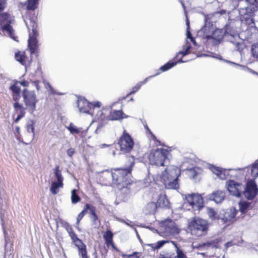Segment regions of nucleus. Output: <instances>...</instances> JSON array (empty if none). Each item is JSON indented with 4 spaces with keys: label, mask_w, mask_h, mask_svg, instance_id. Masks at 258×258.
I'll return each instance as SVG.
<instances>
[{
    "label": "nucleus",
    "mask_w": 258,
    "mask_h": 258,
    "mask_svg": "<svg viewBox=\"0 0 258 258\" xmlns=\"http://www.w3.org/2000/svg\"><path fill=\"white\" fill-rule=\"evenodd\" d=\"M135 164V158L133 156H128L126 158L125 167L115 169L112 173L113 182L118 188L130 189L131 185L134 182L131 179L132 171Z\"/></svg>",
    "instance_id": "nucleus-1"
},
{
    "label": "nucleus",
    "mask_w": 258,
    "mask_h": 258,
    "mask_svg": "<svg viewBox=\"0 0 258 258\" xmlns=\"http://www.w3.org/2000/svg\"><path fill=\"white\" fill-rule=\"evenodd\" d=\"M24 20L28 29L32 30V32L29 33L28 41L30 53L38 55L39 44L37 37L39 34L37 29V14H36L35 11H27L24 17Z\"/></svg>",
    "instance_id": "nucleus-2"
},
{
    "label": "nucleus",
    "mask_w": 258,
    "mask_h": 258,
    "mask_svg": "<svg viewBox=\"0 0 258 258\" xmlns=\"http://www.w3.org/2000/svg\"><path fill=\"white\" fill-rule=\"evenodd\" d=\"M180 175V169L177 166H168L162 172L161 176L166 188L176 189L179 187L178 177Z\"/></svg>",
    "instance_id": "nucleus-3"
},
{
    "label": "nucleus",
    "mask_w": 258,
    "mask_h": 258,
    "mask_svg": "<svg viewBox=\"0 0 258 258\" xmlns=\"http://www.w3.org/2000/svg\"><path fill=\"white\" fill-rule=\"evenodd\" d=\"M187 227L192 235L199 237L207 234L209 230V224L204 219L194 217L189 222Z\"/></svg>",
    "instance_id": "nucleus-4"
},
{
    "label": "nucleus",
    "mask_w": 258,
    "mask_h": 258,
    "mask_svg": "<svg viewBox=\"0 0 258 258\" xmlns=\"http://www.w3.org/2000/svg\"><path fill=\"white\" fill-rule=\"evenodd\" d=\"M169 154V151L164 148L152 150L149 156V162L152 165L164 166Z\"/></svg>",
    "instance_id": "nucleus-5"
},
{
    "label": "nucleus",
    "mask_w": 258,
    "mask_h": 258,
    "mask_svg": "<svg viewBox=\"0 0 258 258\" xmlns=\"http://www.w3.org/2000/svg\"><path fill=\"white\" fill-rule=\"evenodd\" d=\"M14 22V18L7 12H0V29L6 32L10 37L16 40L14 36V30L11 25Z\"/></svg>",
    "instance_id": "nucleus-6"
},
{
    "label": "nucleus",
    "mask_w": 258,
    "mask_h": 258,
    "mask_svg": "<svg viewBox=\"0 0 258 258\" xmlns=\"http://www.w3.org/2000/svg\"><path fill=\"white\" fill-rule=\"evenodd\" d=\"M191 46L189 44H186L185 46V48L183 47L184 50L178 52L172 60L169 61L161 67L158 70V72L154 76L159 75L161 72H165L175 66L177 63L184 62V61L182 60V58L184 56L189 53V50Z\"/></svg>",
    "instance_id": "nucleus-7"
},
{
    "label": "nucleus",
    "mask_w": 258,
    "mask_h": 258,
    "mask_svg": "<svg viewBox=\"0 0 258 258\" xmlns=\"http://www.w3.org/2000/svg\"><path fill=\"white\" fill-rule=\"evenodd\" d=\"M22 94L26 108L30 113H33L36 110V104L38 101L35 92L24 89Z\"/></svg>",
    "instance_id": "nucleus-8"
},
{
    "label": "nucleus",
    "mask_w": 258,
    "mask_h": 258,
    "mask_svg": "<svg viewBox=\"0 0 258 258\" xmlns=\"http://www.w3.org/2000/svg\"><path fill=\"white\" fill-rule=\"evenodd\" d=\"M13 101L14 114H17L16 118L14 119L15 123H18L19 120L24 117L26 114V107H24L22 103L19 102L21 95H19L18 90L14 91V95H12Z\"/></svg>",
    "instance_id": "nucleus-9"
},
{
    "label": "nucleus",
    "mask_w": 258,
    "mask_h": 258,
    "mask_svg": "<svg viewBox=\"0 0 258 258\" xmlns=\"http://www.w3.org/2000/svg\"><path fill=\"white\" fill-rule=\"evenodd\" d=\"M120 151L123 154L130 153L133 149L135 142L131 136L124 130L118 140Z\"/></svg>",
    "instance_id": "nucleus-10"
},
{
    "label": "nucleus",
    "mask_w": 258,
    "mask_h": 258,
    "mask_svg": "<svg viewBox=\"0 0 258 258\" xmlns=\"http://www.w3.org/2000/svg\"><path fill=\"white\" fill-rule=\"evenodd\" d=\"M258 193V188L255 181L249 179L243 187V196L247 200H253Z\"/></svg>",
    "instance_id": "nucleus-11"
},
{
    "label": "nucleus",
    "mask_w": 258,
    "mask_h": 258,
    "mask_svg": "<svg viewBox=\"0 0 258 258\" xmlns=\"http://www.w3.org/2000/svg\"><path fill=\"white\" fill-rule=\"evenodd\" d=\"M185 199L192 209L195 210H200L204 207L203 199L198 194H191L186 195Z\"/></svg>",
    "instance_id": "nucleus-12"
},
{
    "label": "nucleus",
    "mask_w": 258,
    "mask_h": 258,
    "mask_svg": "<svg viewBox=\"0 0 258 258\" xmlns=\"http://www.w3.org/2000/svg\"><path fill=\"white\" fill-rule=\"evenodd\" d=\"M244 185L241 183L230 180L228 182L227 189L231 195L239 198L243 195Z\"/></svg>",
    "instance_id": "nucleus-13"
},
{
    "label": "nucleus",
    "mask_w": 258,
    "mask_h": 258,
    "mask_svg": "<svg viewBox=\"0 0 258 258\" xmlns=\"http://www.w3.org/2000/svg\"><path fill=\"white\" fill-rule=\"evenodd\" d=\"M114 234L110 229H107L103 232V238L107 248H111L117 252H120V250L116 247L113 241Z\"/></svg>",
    "instance_id": "nucleus-14"
},
{
    "label": "nucleus",
    "mask_w": 258,
    "mask_h": 258,
    "mask_svg": "<svg viewBox=\"0 0 258 258\" xmlns=\"http://www.w3.org/2000/svg\"><path fill=\"white\" fill-rule=\"evenodd\" d=\"M210 29L209 27L207 26L203 27L201 30V33H202L203 37L207 39H213L217 41L220 42L223 38V32L219 29H216L212 33V35H207V32Z\"/></svg>",
    "instance_id": "nucleus-15"
},
{
    "label": "nucleus",
    "mask_w": 258,
    "mask_h": 258,
    "mask_svg": "<svg viewBox=\"0 0 258 258\" xmlns=\"http://www.w3.org/2000/svg\"><path fill=\"white\" fill-rule=\"evenodd\" d=\"M238 211L235 208L227 209L223 214L222 220L224 223L230 224L236 220V216Z\"/></svg>",
    "instance_id": "nucleus-16"
},
{
    "label": "nucleus",
    "mask_w": 258,
    "mask_h": 258,
    "mask_svg": "<svg viewBox=\"0 0 258 258\" xmlns=\"http://www.w3.org/2000/svg\"><path fill=\"white\" fill-rule=\"evenodd\" d=\"M241 170L245 178H249V175L254 178H256L258 176V159L251 165L250 168L245 167Z\"/></svg>",
    "instance_id": "nucleus-17"
},
{
    "label": "nucleus",
    "mask_w": 258,
    "mask_h": 258,
    "mask_svg": "<svg viewBox=\"0 0 258 258\" xmlns=\"http://www.w3.org/2000/svg\"><path fill=\"white\" fill-rule=\"evenodd\" d=\"M15 58L16 60L19 62L21 64L25 66L28 64H30L32 61V59H29L24 51H18L15 52Z\"/></svg>",
    "instance_id": "nucleus-18"
},
{
    "label": "nucleus",
    "mask_w": 258,
    "mask_h": 258,
    "mask_svg": "<svg viewBox=\"0 0 258 258\" xmlns=\"http://www.w3.org/2000/svg\"><path fill=\"white\" fill-rule=\"evenodd\" d=\"M202 171L203 170L201 168L194 167L188 169L187 174L189 178L197 181L201 178Z\"/></svg>",
    "instance_id": "nucleus-19"
},
{
    "label": "nucleus",
    "mask_w": 258,
    "mask_h": 258,
    "mask_svg": "<svg viewBox=\"0 0 258 258\" xmlns=\"http://www.w3.org/2000/svg\"><path fill=\"white\" fill-rule=\"evenodd\" d=\"M158 208L169 209L170 203L165 194H160L156 202Z\"/></svg>",
    "instance_id": "nucleus-20"
},
{
    "label": "nucleus",
    "mask_w": 258,
    "mask_h": 258,
    "mask_svg": "<svg viewBox=\"0 0 258 258\" xmlns=\"http://www.w3.org/2000/svg\"><path fill=\"white\" fill-rule=\"evenodd\" d=\"M91 103L86 99H81L78 101V107L81 112L89 113L92 110Z\"/></svg>",
    "instance_id": "nucleus-21"
},
{
    "label": "nucleus",
    "mask_w": 258,
    "mask_h": 258,
    "mask_svg": "<svg viewBox=\"0 0 258 258\" xmlns=\"http://www.w3.org/2000/svg\"><path fill=\"white\" fill-rule=\"evenodd\" d=\"M126 117L122 110H113L110 112L108 116V118L111 120H121L124 118Z\"/></svg>",
    "instance_id": "nucleus-22"
},
{
    "label": "nucleus",
    "mask_w": 258,
    "mask_h": 258,
    "mask_svg": "<svg viewBox=\"0 0 258 258\" xmlns=\"http://www.w3.org/2000/svg\"><path fill=\"white\" fill-rule=\"evenodd\" d=\"M19 84L24 87H28L29 85V82L26 80L21 81H15L14 84L10 87V90L12 92V95H14V91L15 90H18L19 95H21V88L19 85Z\"/></svg>",
    "instance_id": "nucleus-23"
},
{
    "label": "nucleus",
    "mask_w": 258,
    "mask_h": 258,
    "mask_svg": "<svg viewBox=\"0 0 258 258\" xmlns=\"http://www.w3.org/2000/svg\"><path fill=\"white\" fill-rule=\"evenodd\" d=\"M225 196L224 192L221 190H217L210 195L209 198L210 200L215 201L216 203H220L224 199Z\"/></svg>",
    "instance_id": "nucleus-24"
},
{
    "label": "nucleus",
    "mask_w": 258,
    "mask_h": 258,
    "mask_svg": "<svg viewBox=\"0 0 258 258\" xmlns=\"http://www.w3.org/2000/svg\"><path fill=\"white\" fill-rule=\"evenodd\" d=\"M158 208L156 203L151 202L148 203L144 208V211L146 214H154Z\"/></svg>",
    "instance_id": "nucleus-25"
},
{
    "label": "nucleus",
    "mask_w": 258,
    "mask_h": 258,
    "mask_svg": "<svg viewBox=\"0 0 258 258\" xmlns=\"http://www.w3.org/2000/svg\"><path fill=\"white\" fill-rule=\"evenodd\" d=\"M39 0H27L25 5L27 11H35L37 9Z\"/></svg>",
    "instance_id": "nucleus-26"
},
{
    "label": "nucleus",
    "mask_w": 258,
    "mask_h": 258,
    "mask_svg": "<svg viewBox=\"0 0 258 258\" xmlns=\"http://www.w3.org/2000/svg\"><path fill=\"white\" fill-rule=\"evenodd\" d=\"M88 210H89V213L90 214V217L94 223H96L97 221H98L99 222H100V220L99 219V218L96 213V208L94 206L89 204Z\"/></svg>",
    "instance_id": "nucleus-27"
},
{
    "label": "nucleus",
    "mask_w": 258,
    "mask_h": 258,
    "mask_svg": "<svg viewBox=\"0 0 258 258\" xmlns=\"http://www.w3.org/2000/svg\"><path fill=\"white\" fill-rule=\"evenodd\" d=\"M69 236L71 237L72 241L74 242L75 245L78 248L79 246L84 244L82 240L78 238L76 233L74 231L69 233Z\"/></svg>",
    "instance_id": "nucleus-28"
},
{
    "label": "nucleus",
    "mask_w": 258,
    "mask_h": 258,
    "mask_svg": "<svg viewBox=\"0 0 258 258\" xmlns=\"http://www.w3.org/2000/svg\"><path fill=\"white\" fill-rule=\"evenodd\" d=\"M63 186V183L53 181L51 185L50 190L52 194L53 195H56L58 192V188H62Z\"/></svg>",
    "instance_id": "nucleus-29"
},
{
    "label": "nucleus",
    "mask_w": 258,
    "mask_h": 258,
    "mask_svg": "<svg viewBox=\"0 0 258 258\" xmlns=\"http://www.w3.org/2000/svg\"><path fill=\"white\" fill-rule=\"evenodd\" d=\"M147 79H146L145 80H144L143 82H140V83H138L135 86H134L132 88V90L130 93H128L125 96L122 97L121 99H119V100L122 101L123 100L126 99L130 95L133 94L135 93L136 92H137L140 89L141 86L143 84H145V83L146 82Z\"/></svg>",
    "instance_id": "nucleus-30"
},
{
    "label": "nucleus",
    "mask_w": 258,
    "mask_h": 258,
    "mask_svg": "<svg viewBox=\"0 0 258 258\" xmlns=\"http://www.w3.org/2000/svg\"><path fill=\"white\" fill-rule=\"evenodd\" d=\"M78 254L82 258H90L88 255L86 245L85 244L78 247Z\"/></svg>",
    "instance_id": "nucleus-31"
},
{
    "label": "nucleus",
    "mask_w": 258,
    "mask_h": 258,
    "mask_svg": "<svg viewBox=\"0 0 258 258\" xmlns=\"http://www.w3.org/2000/svg\"><path fill=\"white\" fill-rule=\"evenodd\" d=\"M55 176L57 179L56 182L63 183V177L61 174V171L59 169V166H56L54 169Z\"/></svg>",
    "instance_id": "nucleus-32"
},
{
    "label": "nucleus",
    "mask_w": 258,
    "mask_h": 258,
    "mask_svg": "<svg viewBox=\"0 0 258 258\" xmlns=\"http://www.w3.org/2000/svg\"><path fill=\"white\" fill-rule=\"evenodd\" d=\"M81 199L77 194V190L74 189L71 191V201L72 204H76L80 202Z\"/></svg>",
    "instance_id": "nucleus-33"
},
{
    "label": "nucleus",
    "mask_w": 258,
    "mask_h": 258,
    "mask_svg": "<svg viewBox=\"0 0 258 258\" xmlns=\"http://www.w3.org/2000/svg\"><path fill=\"white\" fill-rule=\"evenodd\" d=\"M67 128L72 134H79L81 132L82 130V128L77 127L73 123H70Z\"/></svg>",
    "instance_id": "nucleus-34"
},
{
    "label": "nucleus",
    "mask_w": 258,
    "mask_h": 258,
    "mask_svg": "<svg viewBox=\"0 0 258 258\" xmlns=\"http://www.w3.org/2000/svg\"><path fill=\"white\" fill-rule=\"evenodd\" d=\"M89 204H86L84 207L83 210L78 214L77 217V224H79L80 221L82 219L85 215L88 212Z\"/></svg>",
    "instance_id": "nucleus-35"
},
{
    "label": "nucleus",
    "mask_w": 258,
    "mask_h": 258,
    "mask_svg": "<svg viewBox=\"0 0 258 258\" xmlns=\"http://www.w3.org/2000/svg\"><path fill=\"white\" fill-rule=\"evenodd\" d=\"M250 206V203L247 202H242L239 203V209L241 213H244L248 209Z\"/></svg>",
    "instance_id": "nucleus-36"
},
{
    "label": "nucleus",
    "mask_w": 258,
    "mask_h": 258,
    "mask_svg": "<svg viewBox=\"0 0 258 258\" xmlns=\"http://www.w3.org/2000/svg\"><path fill=\"white\" fill-rule=\"evenodd\" d=\"M167 242V241L165 240H160L158 241L156 243H152L150 244V245L153 249H158L162 247Z\"/></svg>",
    "instance_id": "nucleus-37"
},
{
    "label": "nucleus",
    "mask_w": 258,
    "mask_h": 258,
    "mask_svg": "<svg viewBox=\"0 0 258 258\" xmlns=\"http://www.w3.org/2000/svg\"><path fill=\"white\" fill-rule=\"evenodd\" d=\"M212 171L218 177L220 178H223L222 177V171L221 169L217 167L212 166L211 168Z\"/></svg>",
    "instance_id": "nucleus-38"
},
{
    "label": "nucleus",
    "mask_w": 258,
    "mask_h": 258,
    "mask_svg": "<svg viewBox=\"0 0 258 258\" xmlns=\"http://www.w3.org/2000/svg\"><path fill=\"white\" fill-rule=\"evenodd\" d=\"M176 255L174 258H187L186 254L179 247L176 249Z\"/></svg>",
    "instance_id": "nucleus-39"
},
{
    "label": "nucleus",
    "mask_w": 258,
    "mask_h": 258,
    "mask_svg": "<svg viewBox=\"0 0 258 258\" xmlns=\"http://www.w3.org/2000/svg\"><path fill=\"white\" fill-rule=\"evenodd\" d=\"M208 214L209 218L212 220H215L217 218V213L215 211V210L211 208H208Z\"/></svg>",
    "instance_id": "nucleus-40"
},
{
    "label": "nucleus",
    "mask_w": 258,
    "mask_h": 258,
    "mask_svg": "<svg viewBox=\"0 0 258 258\" xmlns=\"http://www.w3.org/2000/svg\"><path fill=\"white\" fill-rule=\"evenodd\" d=\"M251 52L252 56L258 59V42L253 44L251 47Z\"/></svg>",
    "instance_id": "nucleus-41"
},
{
    "label": "nucleus",
    "mask_w": 258,
    "mask_h": 258,
    "mask_svg": "<svg viewBox=\"0 0 258 258\" xmlns=\"http://www.w3.org/2000/svg\"><path fill=\"white\" fill-rule=\"evenodd\" d=\"M121 256L123 258H140V255L138 252H134L131 254H121Z\"/></svg>",
    "instance_id": "nucleus-42"
},
{
    "label": "nucleus",
    "mask_w": 258,
    "mask_h": 258,
    "mask_svg": "<svg viewBox=\"0 0 258 258\" xmlns=\"http://www.w3.org/2000/svg\"><path fill=\"white\" fill-rule=\"evenodd\" d=\"M7 5V0H0V12H3Z\"/></svg>",
    "instance_id": "nucleus-43"
},
{
    "label": "nucleus",
    "mask_w": 258,
    "mask_h": 258,
    "mask_svg": "<svg viewBox=\"0 0 258 258\" xmlns=\"http://www.w3.org/2000/svg\"><path fill=\"white\" fill-rule=\"evenodd\" d=\"M91 105L92 110H93L95 108H99L101 104L99 101H96L91 103Z\"/></svg>",
    "instance_id": "nucleus-44"
},
{
    "label": "nucleus",
    "mask_w": 258,
    "mask_h": 258,
    "mask_svg": "<svg viewBox=\"0 0 258 258\" xmlns=\"http://www.w3.org/2000/svg\"><path fill=\"white\" fill-rule=\"evenodd\" d=\"M27 130L28 132L33 133L34 135V126L33 124L27 125Z\"/></svg>",
    "instance_id": "nucleus-45"
},
{
    "label": "nucleus",
    "mask_w": 258,
    "mask_h": 258,
    "mask_svg": "<svg viewBox=\"0 0 258 258\" xmlns=\"http://www.w3.org/2000/svg\"><path fill=\"white\" fill-rule=\"evenodd\" d=\"M64 228L66 229V230L67 231V232H68V233H70L74 231V230H73L72 226L68 223H67L65 224Z\"/></svg>",
    "instance_id": "nucleus-46"
},
{
    "label": "nucleus",
    "mask_w": 258,
    "mask_h": 258,
    "mask_svg": "<svg viewBox=\"0 0 258 258\" xmlns=\"http://www.w3.org/2000/svg\"><path fill=\"white\" fill-rule=\"evenodd\" d=\"M187 37L188 38H189L190 39V40L194 43L195 44L196 43V42H195V39L193 37H192V35L190 33V32L189 31H187Z\"/></svg>",
    "instance_id": "nucleus-47"
},
{
    "label": "nucleus",
    "mask_w": 258,
    "mask_h": 258,
    "mask_svg": "<svg viewBox=\"0 0 258 258\" xmlns=\"http://www.w3.org/2000/svg\"><path fill=\"white\" fill-rule=\"evenodd\" d=\"M74 153H75V151L72 148L69 149L67 150V154L70 157H72Z\"/></svg>",
    "instance_id": "nucleus-48"
},
{
    "label": "nucleus",
    "mask_w": 258,
    "mask_h": 258,
    "mask_svg": "<svg viewBox=\"0 0 258 258\" xmlns=\"http://www.w3.org/2000/svg\"><path fill=\"white\" fill-rule=\"evenodd\" d=\"M32 82L34 84V85L35 86L37 91H38L39 90V82H40L39 81L37 80V81H32Z\"/></svg>",
    "instance_id": "nucleus-49"
},
{
    "label": "nucleus",
    "mask_w": 258,
    "mask_h": 258,
    "mask_svg": "<svg viewBox=\"0 0 258 258\" xmlns=\"http://www.w3.org/2000/svg\"><path fill=\"white\" fill-rule=\"evenodd\" d=\"M212 244V242H206V243H203V244L202 245L204 246H210Z\"/></svg>",
    "instance_id": "nucleus-50"
},
{
    "label": "nucleus",
    "mask_w": 258,
    "mask_h": 258,
    "mask_svg": "<svg viewBox=\"0 0 258 258\" xmlns=\"http://www.w3.org/2000/svg\"><path fill=\"white\" fill-rule=\"evenodd\" d=\"M186 25L187 26V27L188 28L189 27V20L188 19V17H187L186 13Z\"/></svg>",
    "instance_id": "nucleus-51"
},
{
    "label": "nucleus",
    "mask_w": 258,
    "mask_h": 258,
    "mask_svg": "<svg viewBox=\"0 0 258 258\" xmlns=\"http://www.w3.org/2000/svg\"><path fill=\"white\" fill-rule=\"evenodd\" d=\"M171 243L173 244V245L174 246V247L176 248V249H177V247H179L178 246V245L177 244V243L175 241H172Z\"/></svg>",
    "instance_id": "nucleus-52"
},
{
    "label": "nucleus",
    "mask_w": 258,
    "mask_h": 258,
    "mask_svg": "<svg viewBox=\"0 0 258 258\" xmlns=\"http://www.w3.org/2000/svg\"><path fill=\"white\" fill-rule=\"evenodd\" d=\"M146 128L149 132L150 134L152 135V136L153 137V138H156L155 136L153 134L152 132L149 130V127L147 126H146Z\"/></svg>",
    "instance_id": "nucleus-53"
},
{
    "label": "nucleus",
    "mask_w": 258,
    "mask_h": 258,
    "mask_svg": "<svg viewBox=\"0 0 258 258\" xmlns=\"http://www.w3.org/2000/svg\"><path fill=\"white\" fill-rule=\"evenodd\" d=\"M49 87H50V89L51 93L53 94H55V92L54 90L53 89V88L50 86Z\"/></svg>",
    "instance_id": "nucleus-54"
},
{
    "label": "nucleus",
    "mask_w": 258,
    "mask_h": 258,
    "mask_svg": "<svg viewBox=\"0 0 258 258\" xmlns=\"http://www.w3.org/2000/svg\"><path fill=\"white\" fill-rule=\"evenodd\" d=\"M101 147H102V148H103V147H109V145H107V144H102V145H101Z\"/></svg>",
    "instance_id": "nucleus-55"
},
{
    "label": "nucleus",
    "mask_w": 258,
    "mask_h": 258,
    "mask_svg": "<svg viewBox=\"0 0 258 258\" xmlns=\"http://www.w3.org/2000/svg\"><path fill=\"white\" fill-rule=\"evenodd\" d=\"M226 246L227 247H228V246H229V242H227V243H226Z\"/></svg>",
    "instance_id": "nucleus-56"
},
{
    "label": "nucleus",
    "mask_w": 258,
    "mask_h": 258,
    "mask_svg": "<svg viewBox=\"0 0 258 258\" xmlns=\"http://www.w3.org/2000/svg\"><path fill=\"white\" fill-rule=\"evenodd\" d=\"M16 130H17V131H19V127H18H18H16Z\"/></svg>",
    "instance_id": "nucleus-57"
}]
</instances>
